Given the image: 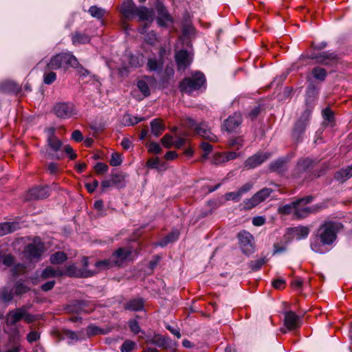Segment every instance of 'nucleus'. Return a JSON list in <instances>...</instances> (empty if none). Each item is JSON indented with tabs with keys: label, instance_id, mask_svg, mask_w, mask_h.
<instances>
[{
	"label": "nucleus",
	"instance_id": "nucleus-1",
	"mask_svg": "<svg viewBox=\"0 0 352 352\" xmlns=\"http://www.w3.org/2000/svg\"><path fill=\"white\" fill-rule=\"evenodd\" d=\"M314 200L313 196H307L296 201L294 218L297 219H304L310 214L316 213L325 208L324 204H318L313 206H307Z\"/></svg>",
	"mask_w": 352,
	"mask_h": 352
},
{
	"label": "nucleus",
	"instance_id": "nucleus-2",
	"mask_svg": "<svg viewBox=\"0 0 352 352\" xmlns=\"http://www.w3.org/2000/svg\"><path fill=\"white\" fill-rule=\"evenodd\" d=\"M342 228V224L339 222H324L318 230V235L321 243L324 245L332 244L336 239L338 232Z\"/></svg>",
	"mask_w": 352,
	"mask_h": 352
},
{
	"label": "nucleus",
	"instance_id": "nucleus-3",
	"mask_svg": "<svg viewBox=\"0 0 352 352\" xmlns=\"http://www.w3.org/2000/svg\"><path fill=\"white\" fill-rule=\"evenodd\" d=\"M78 63L76 58L72 54L60 53L51 58L47 64V69L48 70L67 69L69 67H76Z\"/></svg>",
	"mask_w": 352,
	"mask_h": 352
},
{
	"label": "nucleus",
	"instance_id": "nucleus-4",
	"mask_svg": "<svg viewBox=\"0 0 352 352\" xmlns=\"http://www.w3.org/2000/svg\"><path fill=\"white\" fill-rule=\"evenodd\" d=\"M205 82L204 75L201 72H196L192 77L186 78L180 82V91L190 94L199 89Z\"/></svg>",
	"mask_w": 352,
	"mask_h": 352
},
{
	"label": "nucleus",
	"instance_id": "nucleus-5",
	"mask_svg": "<svg viewBox=\"0 0 352 352\" xmlns=\"http://www.w3.org/2000/svg\"><path fill=\"white\" fill-rule=\"evenodd\" d=\"M45 251L44 243L36 237L32 243L28 244L24 250L25 256L30 261H38Z\"/></svg>",
	"mask_w": 352,
	"mask_h": 352
},
{
	"label": "nucleus",
	"instance_id": "nucleus-6",
	"mask_svg": "<svg viewBox=\"0 0 352 352\" xmlns=\"http://www.w3.org/2000/svg\"><path fill=\"white\" fill-rule=\"evenodd\" d=\"M272 190L268 188H264L255 193L250 199L243 201V208L245 210H251L260 203L264 201L271 194Z\"/></svg>",
	"mask_w": 352,
	"mask_h": 352
},
{
	"label": "nucleus",
	"instance_id": "nucleus-7",
	"mask_svg": "<svg viewBox=\"0 0 352 352\" xmlns=\"http://www.w3.org/2000/svg\"><path fill=\"white\" fill-rule=\"evenodd\" d=\"M186 124L190 128L195 127L196 133L204 139L208 140L210 142L217 141V137L208 129V126L206 123L201 122L199 125H197L194 120L188 118L186 120Z\"/></svg>",
	"mask_w": 352,
	"mask_h": 352
},
{
	"label": "nucleus",
	"instance_id": "nucleus-8",
	"mask_svg": "<svg viewBox=\"0 0 352 352\" xmlns=\"http://www.w3.org/2000/svg\"><path fill=\"white\" fill-rule=\"evenodd\" d=\"M186 124L190 128L195 127L196 133L204 139L208 140L210 142L217 141V137L208 129V126L206 123L201 122L199 125H197L194 120L188 118L186 120Z\"/></svg>",
	"mask_w": 352,
	"mask_h": 352
},
{
	"label": "nucleus",
	"instance_id": "nucleus-9",
	"mask_svg": "<svg viewBox=\"0 0 352 352\" xmlns=\"http://www.w3.org/2000/svg\"><path fill=\"white\" fill-rule=\"evenodd\" d=\"M237 237L240 248L245 254L249 255L254 252V237L250 232L243 230L238 234Z\"/></svg>",
	"mask_w": 352,
	"mask_h": 352
},
{
	"label": "nucleus",
	"instance_id": "nucleus-10",
	"mask_svg": "<svg viewBox=\"0 0 352 352\" xmlns=\"http://www.w3.org/2000/svg\"><path fill=\"white\" fill-rule=\"evenodd\" d=\"M53 112L59 118H69L74 113V107L70 102H58L54 105Z\"/></svg>",
	"mask_w": 352,
	"mask_h": 352
},
{
	"label": "nucleus",
	"instance_id": "nucleus-11",
	"mask_svg": "<svg viewBox=\"0 0 352 352\" xmlns=\"http://www.w3.org/2000/svg\"><path fill=\"white\" fill-rule=\"evenodd\" d=\"M309 116L310 111L306 110L296 122L292 132V136L296 140L298 141L301 135L305 132Z\"/></svg>",
	"mask_w": 352,
	"mask_h": 352
},
{
	"label": "nucleus",
	"instance_id": "nucleus-12",
	"mask_svg": "<svg viewBox=\"0 0 352 352\" xmlns=\"http://www.w3.org/2000/svg\"><path fill=\"white\" fill-rule=\"evenodd\" d=\"M309 58L308 56H305L302 55L300 56V59H305ZM311 59L316 60V62L319 64L324 65H333L338 61V56L333 52H324L322 53H320L316 55H313L309 57Z\"/></svg>",
	"mask_w": 352,
	"mask_h": 352
},
{
	"label": "nucleus",
	"instance_id": "nucleus-13",
	"mask_svg": "<svg viewBox=\"0 0 352 352\" xmlns=\"http://www.w3.org/2000/svg\"><path fill=\"white\" fill-rule=\"evenodd\" d=\"M131 252L130 248H119L112 254V262L115 266L120 267L129 259Z\"/></svg>",
	"mask_w": 352,
	"mask_h": 352
},
{
	"label": "nucleus",
	"instance_id": "nucleus-14",
	"mask_svg": "<svg viewBox=\"0 0 352 352\" xmlns=\"http://www.w3.org/2000/svg\"><path fill=\"white\" fill-rule=\"evenodd\" d=\"M156 10L157 12V21L160 26L166 27L173 22L171 16L163 4L158 3L156 5Z\"/></svg>",
	"mask_w": 352,
	"mask_h": 352
},
{
	"label": "nucleus",
	"instance_id": "nucleus-15",
	"mask_svg": "<svg viewBox=\"0 0 352 352\" xmlns=\"http://www.w3.org/2000/svg\"><path fill=\"white\" fill-rule=\"evenodd\" d=\"M242 116L239 113H234L230 116L223 123V127L228 132L235 131L241 124Z\"/></svg>",
	"mask_w": 352,
	"mask_h": 352
},
{
	"label": "nucleus",
	"instance_id": "nucleus-16",
	"mask_svg": "<svg viewBox=\"0 0 352 352\" xmlns=\"http://www.w3.org/2000/svg\"><path fill=\"white\" fill-rule=\"evenodd\" d=\"M175 61L179 70H184L190 64V55L186 50H179L175 54Z\"/></svg>",
	"mask_w": 352,
	"mask_h": 352
},
{
	"label": "nucleus",
	"instance_id": "nucleus-17",
	"mask_svg": "<svg viewBox=\"0 0 352 352\" xmlns=\"http://www.w3.org/2000/svg\"><path fill=\"white\" fill-rule=\"evenodd\" d=\"M270 156V153H256L245 161V166L248 168H254L264 162Z\"/></svg>",
	"mask_w": 352,
	"mask_h": 352
},
{
	"label": "nucleus",
	"instance_id": "nucleus-18",
	"mask_svg": "<svg viewBox=\"0 0 352 352\" xmlns=\"http://www.w3.org/2000/svg\"><path fill=\"white\" fill-rule=\"evenodd\" d=\"M137 8L133 0H124L120 11L126 19H131L134 17V12Z\"/></svg>",
	"mask_w": 352,
	"mask_h": 352
},
{
	"label": "nucleus",
	"instance_id": "nucleus-19",
	"mask_svg": "<svg viewBox=\"0 0 352 352\" xmlns=\"http://www.w3.org/2000/svg\"><path fill=\"white\" fill-rule=\"evenodd\" d=\"M285 325L289 330H293L300 326V317L294 311H287L285 314Z\"/></svg>",
	"mask_w": 352,
	"mask_h": 352
},
{
	"label": "nucleus",
	"instance_id": "nucleus-20",
	"mask_svg": "<svg viewBox=\"0 0 352 352\" xmlns=\"http://www.w3.org/2000/svg\"><path fill=\"white\" fill-rule=\"evenodd\" d=\"M25 307H20L15 311H10L6 318L8 325H14L24 316Z\"/></svg>",
	"mask_w": 352,
	"mask_h": 352
},
{
	"label": "nucleus",
	"instance_id": "nucleus-21",
	"mask_svg": "<svg viewBox=\"0 0 352 352\" xmlns=\"http://www.w3.org/2000/svg\"><path fill=\"white\" fill-rule=\"evenodd\" d=\"M153 12L151 9H148L144 6H140L137 8L134 12V16H138L139 21H153Z\"/></svg>",
	"mask_w": 352,
	"mask_h": 352
},
{
	"label": "nucleus",
	"instance_id": "nucleus-22",
	"mask_svg": "<svg viewBox=\"0 0 352 352\" xmlns=\"http://www.w3.org/2000/svg\"><path fill=\"white\" fill-rule=\"evenodd\" d=\"M50 195L49 188L45 187H36L31 189L29 192V196L31 199H42L47 198Z\"/></svg>",
	"mask_w": 352,
	"mask_h": 352
},
{
	"label": "nucleus",
	"instance_id": "nucleus-23",
	"mask_svg": "<svg viewBox=\"0 0 352 352\" xmlns=\"http://www.w3.org/2000/svg\"><path fill=\"white\" fill-rule=\"evenodd\" d=\"M20 89V87L13 81L6 80L0 82V92L1 93L17 94Z\"/></svg>",
	"mask_w": 352,
	"mask_h": 352
},
{
	"label": "nucleus",
	"instance_id": "nucleus-24",
	"mask_svg": "<svg viewBox=\"0 0 352 352\" xmlns=\"http://www.w3.org/2000/svg\"><path fill=\"white\" fill-rule=\"evenodd\" d=\"M289 232L297 240H300L308 236L309 228L307 226H298L289 228Z\"/></svg>",
	"mask_w": 352,
	"mask_h": 352
},
{
	"label": "nucleus",
	"instance_id": "nucleus-25",
	"mask_svg": "<svg viewBox=\"0 0 352 352\" xmlns=\"http://www.w3.org/2000/svg\"><path fill=\"white\" fill-rule=\"evenodd\" d=\"M352 177V164L337 171L334 177L338 182L343 183Z\"/></svg>",
	"mask_w": 352,
	"mask_h": 352
},
{
	"label": "nucleus",
	"instance_id": "nucleus-26",
	"mask_svg": "<svg viewBox=\"0 0 352 352\" xmlns=\"http://www.w3.org/2000/svg\"><path fill=\"white\" fill-rule=\"evenodd\" d=\"M54 133H55L54 128H51L50 129V135L47 138V143H48V145L50 146V147L54 151H58L62 146V142L58 138H57L54 135Z\"/></svg>",
	"mask_w": 352,
	"mask_h": 352
},
{
	"label": "nucleus",
	"instance_id": "nucleus-27",
	"mask_svg": "<svg viewBox=\"0 0 352 352\" xmlns=\"http://www.w3.org/2000/svg\"><path fill=\"white\" fill-rule=\"evenodd\" d=\"M147 342L157 345V346L163 349H167L169 347L170 340L168 338L157 335L155 336L153 338L148 340Z\"/></svg>",
	"mask_w": 352,
	"mask_h": 352
},
{
	"label": "nucleus",
	"instance_id": "nucleus-28",
	"mask_svg": "<svg viewBox=\"0 0 352 352\" xmlns=\"http://www.w3.org/2000/svg\"><path fill=\"white\" fill-rule=\"evenodd\" d=\"M90 41V36L86 34L75 32L72 34V41L74 45L86 44L89 43Z\"/></svg>",
	"mask_w": 352,
	"mask_h": 352
},
{
	"label": "nucleus",
	"instance_id": "nucleus-29",
	"mask_svg": "<svg viewBox=\"0 0 352 352\" xmlns=\"http://www.w3.org/2000/svg\"><path fill=\"white\" fill-rule=\"evenodd\" d=\"M18 225L16 223L5 222L0 223V236H4L16 230Z\"/></svg>",
	"mask_w": 352,
	"mask_h": 352
},
{
	"label": "nucleus",
	"instance_id": "nucleus-30",
	"mask_svg": "<svg viewBox=\"0 0 352 352\" xmlns=\"http://www.w3.org/2000/svg\"><path fill=\"white\" fill-rule=\"evenodd\" d=\"M151 127L152 133L156 137L160 135L165 129L162 120L159 119L153 120L151 122Z\"/></svg>",
	"mask_w": 352,
	"mask_h": 352
},
{
	"label": "nucleus",
	"instance_id": "nucleus-31",
	"mask_svg": "<svg viewBox=\"0 0 352 352\" xmlns=\"http://www.w3.org/2000/svg\"><path fill=\"white\" fill-rule=\"evenodd\" d=\"M143 307V301L141 299H133L124 305V309L131 311H140Z\"/></svg>",
	"mask_w": 352,
	"mask_h": 352
},
{
	"label": "nucleus",
	"instance_id": "nucleus-32",
	"mask_svg": "<svg viewBox=\"0 0 352 352\" xmlns=\"http://www.w3.org/2000/svg\"><path fill=\"white\" fill-rule=\"evenodd\" d=\"M63 274V272L60 270H54L51 267H48L45 268L42 274L41 277L44 279L54 277V276H60Z\"/></svg>",
	"mask_w": 352,
	"mask_h": 352
},
{
	"label": "nucleus",
	"instance_id": "nucleus-33",
	"mask_svg": "<svg viewBox=\"0 0 352 352\" xmlns=\"http://www.w3.org/2000/svg\"><path fill=\"white\" fill-rule=\"evenodd\" d=\"M67 259V254L63 252H57L50 256V261L52 264H60Z\"/></svg>",
	"mask_w": 352,
	"mask_h": 352
},
{
	"label": "nucleus",
	"instance_id": "nucleus-34",
	"mask_svg": "<svg viewBox=\"0 0 352 352\" xmlns=\"http://www.w3.org/2000/svg\"><path fill=\"white\" fill-rule=\"evenodd\" d=\"M227 144L230 148L239 150L243 146L244 140L242 137L232 138L228 140Z\"/></svg>",
	"mask_w": 352,
	"mask_h": 352
},
{
	"label": "nucleus",
	"instance_id": "nucleus-35",
	"mask_svg": "<svg viewBox=\"0 0 352 352\" xmlns=\"http://www.w3.org/2000/svg\"><path fill=\"white\" fill-rule=\"evenodd\" d=\"M86 332L88 336H93L100 334H107L109 332V330L102 329L96 325H89L87 327Z\"/></svg>",
	"mask_w": 352,
	"mask_h": 352
},
{
	"label": "nucleus",
	"instance_id": "nucleus-36",
	"mask_svg": "<svg viewBox=\"0 0 352 352\" xmlns=\"http://www.w3.org/2000/svg\"><path fill=\"white\" fill-rule=\"evenodd\" d=\"M88 12L91 16L96 18L97 19H102L104 15L106 14V10L104 9L96 6H91Z\"/></svg>",
	"mask_w": 352,
	"mask_h": 352
},
{
	"label": "nucleus",
	"instance_id": "nucleus-37",
	"mask_svg": "<svg viewBox=\"0 0 352 352\" xmlns=\"http://www.w3.org/2000/svg\"><path fill=\"white\" fill-rule=\"evenodd\" d=\"M311 74L316 79L320 81H324L327 76L326 69L320 67H314Z\"/></svg>",
	"mask_w": 352,
	"mask_h": 352
},
{
	"label": "nucleus",
	"instance_id": "nucleus-38",
	"mask_svg": "<svg viewBox=\"0 0 352 352\" xmlns=\"http://www.w3.org/2000/svg\"><path fill=\"white\" fill-rule=\"evenodd\" d=\"M56 80V74L53 70H48L47 67L43 74V82L45 85H51Z\"/></svg>",
	"mask_w": 352,
	"mask_h": 352
},
{
	"label": "nucleus",
	"instance_id": "nucleus-39",
	"mask_svg": "<svg viewBox=\"0 0 352 352\" xmlns=\"http://www.w3.org/2000/svg\"><path fill=\"white\" fill-rule=\"evenodd\" d=\"M179 235V232L178 231H174L167 235L163 240L158 243V245L164 247L166 246L168 243L173 242L176 241Z\"/></svg>",
	"mask_w": 352,
	"mask_h": 352
},
{
	"label": "nucleus",
	"instance_id": "nucleus-40",
	"mask_svg": "<svg viewBox=\"0 0 352 352\" xmlns=\"http://www.w3.org/2000/svg\"><path fill=\"white\" fill-rule=\"evenodd\" d=\"M13 298V292L12 289L3 288L0 293V301L8 303Z\"/></svg>",
	"mask_w": 352,
	"mask_h": 352
},
{
	"label": "nucleus",
	"instance_id": "nucleus-41",
	"mask_svg": "<svg viewBox=\"0 0 352 352\" xmlns=\"http://www.w3.org/2000/svg\"><path fill=\"white\" fill-rule=\"evenodd\" d=\"M19 331L18 329H15L14 335L10 338V340H12L15 342V344L11 349H8L6 352H20L21 350V347L20 344L16 342V341L19 340Z\"/></svg>",
	"mask_w": 352,
	"mask_h": 352
},
{
	"label": "nucleus",
	"instance_id": "nucleus-42",
	"mask_svg": "<svg viewBox=\"0 0 352 352\" xmlns=\"http://www.w3.org/2000/svg\"><path fill=\"white\" fill-rule=\"evenodd\" d=\"M295 206H296V201L292 202L289 204H286L278 209V212L283 214H293L294 216L295 212Z\"/></svg>",
	"mask_w": 352,
	"mask_h": 352
},
{
	"label": "nucleus",
	"instance_id": "nucleus-43",
	"mask_svg": "<svg viewBox=\"0 0 352 352\" xmlns=\"http://www.w3.org/2000/svg\"><path fill=\"white\" fill-rule=\"evenodd\" d=\"M14 288L15 294L17 296L24 294L30 290V288L23 282L21 281H17L15 283Z\"/></svg>",
	"mask_w": 352,
	"mask_h": 352
},
{
	"label": "nucleus",
	"instance_id": "nucleus-44",
	"mask_svg": "<svg viewBox=\"0 0 352 352\" xmlns=\"http://www.w3.org/2000/svg\"><path fill=\"white\" fill-rule=\"evenodd\" d=\"M313 161L311 159H302L300 160L298 163L297 168L298 171L304 172L309 167L311 166Z\"/></svg>",
	"mask_w": 352,
	"mask_h": 352
},
{
	"label": "nucleus",
	"instance_id": "nucleus-45",
	"mask_svg": "<svg viewBox=\"0 0 352 352\" xmlns=\"http://www.w3.org/2000/svg\"><path fill=\"white\" fill-rule=\"evenodd\" d=\"M96 267L99 269V270H105L111 268L115 266L114 263L112 262L111 258L110 259H104L98 262H96L95 264Z\"/></svg>",
	"mask_w": 352,
	"mask_h": 352
},
{
	"label": "nucleus",
	"instance_id": "nucleus-46",
	"mask_svg": "<svg viewBox=\"0 0 352 352\" xmlns=\"http://www.w3.org/2000/svg\"><path fill=\"white\" fill-rule=\"evenodd\" d=\"M143 120H144V118L133 117L129 114L125 115L123 118V121L126 125H134Z\"/></svg>",
	"mask_w": 352,
	"mask_h": 352
},
{
	"label": "nucleus",
	"instance_id": "nucleus-47",
	"mask_svg": "<svg viewBox=\"0 0 352 352\" xmlns=\"http://www.w3.org/2000/svg\"><path fill=\"white\" fill-rule=\"evenodd\" d=\"M136 347V343L130 340L124 342L120 347L121 352H131Z\"/></svg>",
	"mask_w": 352,
	"mask_h": 352
},
{
	"label": "nucleus",
	"instance_id": "nucleus-48",
	"mask_svg": "<svg viewBox=\"0 0 352 352\" xmlns=\"http://www.w3.org/2000/svg\"><path fill=\"white\" fill-rule=\"evenodd\" d=\"M125 179V175L120 173H113L111 175V179L115 186L122 184Z\"/></svg>",
	"mask_w": 352,
	"mask_h": 352
},
{
	"label": "nucleus",
	"instance_id": "nucleus-49",
	"mask_svg": "<svg viewBox=\"0 0 352 352\" xmlns=\"http://www.w3.org/2000/svg\"><path fill=\"white\" fill-rule=\"evenodd\" d=\"M137 86L138 89L143 94L144 96H148L150 95V89L147 83L143 80H140L138 81Z\"/></svg>",
	"mask_w": 352,
	"mask_h": 352
},
{
	"label": "nucleus",
	"instance_id": "nucleus-50",
	"mask_svg": "<svg viewBox=\"0 0 352 352\" xmlns=\"http://www.w3.org/2000/svg\"><path fill=\"white\" fill-rule=\"evenodd\" d=\"M201 148L204 151V153L202 155L201 160L204 161L208 158V154L212 151V146L206 142H203L201 144Z\"/></svg>",
	"mask_w": 352,
	"mask_h": 352
},
{
	"label": "nucleus",
	"instance_id": "nucleus-51",
	"mask_svg": "<svg viewBox=\"0 0 352 352\" xmlns=\"http://www.w3.org/2000/svg\"><path fill=\"white\" fill-rule=\"evenodd\" d=\"M266 262L264 258L256 261H252L249 263L250 267L254 271L259 270Z\"/></svg>",
	"mask_w": 352,
	"mask_h": 352
},
{
	"label": "nucleus",
	"instance_id": "nucleus-52",
	"mask_svg": "<svg viewBox=\"0 0 352 352\" xmlns=\"http://www.w3.org/2000/svg\"><path fill=\"white\" fill-rule=\"evenodd\" d=\"M226 162L224 153L215 154L212 159V163L216 165Z\"/></svg>",
	"mask_w": 352,
	"mask_h": 352
},
{
	"label": "nucleus",
	"instance_id": "nucleus-53",
	"mask_svg": "<svg viewBox=\"0 0 352 352\" xmlns=\"http://www.w3.org/2000/svg\"><path fill=\"white\" fill-rule=\"evenodd\" d=\"M241 197L239 191L228 192L225 195V199L227 201L232 200L234 201H239Z\"/></svg>",
	"mask_w": 352,
	"mask_h": 352
},
{
	"label": "nucleus",
	"instance_id": "nucleus-54",
	"mask_svg": "<svg viewBox=\"0 0 352 352\" xmlns=\"http://www.w3.org/2000/svg\"><path fill=\"white\" fill-rule=\"evenodd\" d=\"M122 160L121 155L118 153H112L111 158L110 160V164L113 166H117L121 164Z\"/></svg>",
	"mask_w": 352,
	"mask_h": 352
},
{
	"label": "nucleus",
	"instance_id": "nucleus-55",
	"mask_svg": "<svg viewBox=\"0 0 352 352\" xmlns=\"http://www.w3.org/2000/svg\"><path fill=\"white\" fill-rule=\"evenodd\" d=\"M94 169L97 174L102 175L108 170V166L104 163L98 162L95 165Z\"/></svg>",
	"mask_w": 352,
	"mask_h": 352
},
{
	"label": "nucleus",
	"instance_id": "nucleus-56",
	"mask_svg": "<svg viewBox=\"0 0 352 352\" xmlns=\"http://www.w3.org/2000/svg\"><path fill=\"white\" fill-rule=\"evenodd\" d=\"M161 142L164 147L170 148L173 145V136L166 134L162 138Z\"/></svg>",
	"mask_w": 352,
	"mask_h": 352
},
{
	"label": "nucleus",
	"instance_id": "nucleus-57",
	"mask_svg": "<svg viewBox=\"0 0 352 352\" xmlns=\"http://www.w3.org/2000/svg\"><path fill=\"white\" fill-rule=\"evenodd\" d=\"M147 66L150 71H156L160 67V63L155 58L148 59Z\"/></svg>",
	"mask_w": 352,
	"mask_h": 352
},
{
	"label": "nucleus",
	"instance_id": "nucleus-58",
	"mask_svg": "<svg viewBox=\"0 0 352 352\" xmlns=\"http://www.w3.org/2000/svg\"><path fill=\"white\" fill-rule=\"evenodd\" d=\"M65 274L69 276H79L80 272L74 265H69L66 268Z\"/></svg>",
	"mask_w": 352,
	"mask_h": 352
},
{
	"label": "nucleus",
	"instance_id": "nucleus-59",
	"mask_svg": "<svg viewBox=\"0 0 352 352\" xmlns=\"http://www.w3.org/2000/svg\"><path fill=\"white\" fill-rule=\"evenodd\" d=\"M285 164V162L282 160H276L270 164V169L273 171H278L280 170Z\"/></svg>",
	"mask_w": 352,
	"mask_h": 352
},
{
	"label": "nucleus",
	"instance_id": "nucleus-60",
	"mask_svg": "<svg viewBox=\"0 0 352 352\" xmlns=\"http://www.w3.org/2000/svg\"><path fill=\"white\" fill-rule=\"evenodd\" d=\"M47 170L50 174L55 175L59 172L60 168L58 164L52 162L48 164Z\"/></svg>",
	"mask_w": 352,
	"mask_h": 352
},
{
	"label": "nucleus",
	"instance_id": "nucleus-61",
	"mask_svg": "<svg viewBox=\"0 0 352 352\" xmlns=\"http://www.w3.org/2000/svg\"><path fill=\"white\" fill-rule=\"evenodd\" d=\"M40 338V335L37 331H30L27 336V340L30 343H32L38 340Z\"/></svg>",
	"mask_w": 352,
	"mask_h": 352
},
{
	"label": "nucleus",
	"instance_id": "nucleus-62",
	"mask_svg": "<svg viewBox=\"0 0 352 352\" xmlns=\"http://www.w3.org/2000/svg\"><path fill=\"white\" fill-rule=\"evenodd\" d=\"M162 148L159 144L156 142H151L148 146V151L155 154L160 153Z\"/></svg>",
	"mask_w": 352,
	"mask_h": 352
},
{
	"label": "nucleus",
	"instance_id": "nucleus-63",
	"mask_svg": "<svg viewBox=\"0 0 352 352\" xmlns=\"http://www.w3.org/2000/svg\"><path fill=\"white\" fill-rule=\"evenodd\" d=\"M129 328L135 334H138L140 331V327L136 320L129 321Z\"/></svg>",
	"mask_w": 352,
	"mask_h": 352
},
{
	"label": "nucleus",
	"instance_id": "nucleus-64",
	"mask_svg": "<svg viewBox=\"0 0 352 352\" xmlns=\"http://www.w3.org/2000/svg\"><path fill=\"white\" fill-rule=\"evenodd\" d=\"M252 186H253V185L251 183H246L243 186H242L238 190L241 197H242L244 194H245L248 192H249L252 188Z\"/></svg>",
	"mask_w": 352,
	"mask_h": 352
}]
</instances>
